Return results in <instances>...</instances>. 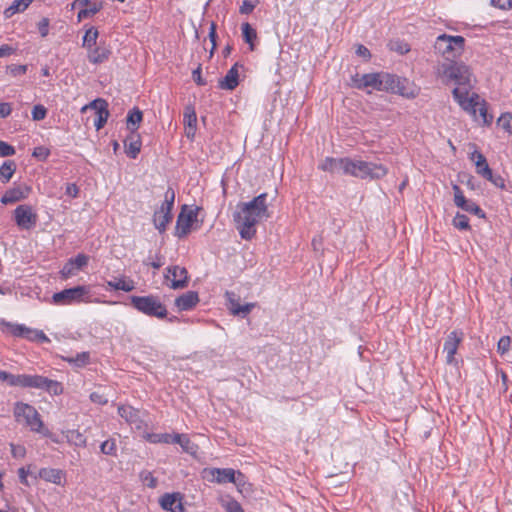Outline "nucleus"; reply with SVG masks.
Here are the masks:
<instances>
[{"instance_id":"obj_1","label":"nucleus","mask_w":512,"mask_h":512,"mask_svg":"<svg viewBox=\"0 0 512 512\" xmlns=\"http://www.w3.org/2000/svg\"><path fill=\"white\" fill-rule=\"evenodd\" d=\"M267 197V193H262L237 205L234 222L242 239L251 240L256 234L257 225L270 217Z\"/></svg>"},{"instance_id":"obj_2","label":"nucleus","mask_w":512,"mask_h":512,"mask_svg":"<svg viewBox=\"0 0 512 512\" xmlns=\"http://www.w3.org/2000/svg\"><path fill=\"white\" fill-rule=\"evenodd\" d=\"M435 74L443 84H453V89L462 92L473 90L477 82L472 68L462 61L441 62L436 66Z\"/></svg>"},{"instance_id":"obj_3","label":"nucleus","mask_w":512,"mask_h":512,"mask_svg":"<svg viewBox=\"0 0 512 512\" xmlns=\"http://www.w3.org/2000/svg\"><path fill=\"white\" fill-rule=\"evenodd\" d=\"M452 97L459 107L469 114L473 121L483 126H490L493 116L488 113V103L473 90L462 92L459 89L452 90Z\"/></svg>"},{"instance_id":"obj_4","label":"nucleus","mask_w":512,"mask_h":512,"mask_svg":"<svg viewBox=\"0 0 512 512\" xmlns=\"http://www.w3.org/2000/svg\"><path fill=\"white\" fill-rule=\"evenodd\" d=\"M388 173V168L380 163L363 161L357 158H344L343 174L360 179H381Z\"/></svg>"},{"instance_id":"obj_5","label":"nucleus","mask_w":512,"mask_h":512,"mask_svg":"<svg viewBox=\"0 0 512 512\" xmlns=\"http://www.w3.org/2000/svg\"><path fill=\"white\" fill-rule=\"evenodd\" d=\"M93 299L90 286L79 285L54 293L50 303L56 306H69L78 303H99Z\"/></svg>"},{"instance_id":"obj_6","label":"nucleus","mask_w":512,"mask_h":512,"mask_svg":"<svg viewBox=\"0 0 512 512\" xmlns=\"http://www.w3.org/2000/svg\"><path fill=\"white\" fill-rule=\"evenodd\" d=\"M13 414L17 423L25 425L33 432L50 436L49 431L44 428L40 414L32 405L24 402H16L13 408Z\"/></svg>"},{"instance_id":"obj_7","label":"nucleus","mask_w":512,"mask_h":512,"mask_svg":"<svg viewBox=\"0 0 512 512\" xmlns=\"http://www.w3.org/2000/svg\"><path fill=\"white\" fill-rule=\"evenodd\" d=\"M465 39L462 36H452L447 34L439 35L434 44V48L438 54L447 60L454 61L460 57L464 51Z\"/></svg>"},{"instance_id":"obj_8","label":"nucleus","mask_w":512,"mask_h":512,"mask_svg":"<svg viewBox=\"0 0 512 512\" xmlns=\"http://www.w3.org/2000/svg\"><path fill=\"white\" fill-rule=\"evenodd\" d=\"M199 207L183 205L176 220L174 235L184 238L192 231L199 228L198 212Z\"/></svg>"},{"instance_id":"obj_9","label":"nucleus","mask_w":512,"mask_h":512,"mask_svg":"<svg viewBox=\"0 0 512 512\" xmlns=\"http://www.w3.org/2000/svg\"><path fill=\"white\" fill-rule=\"evenodd\" d=\"M130 301L136 310L147 316L162 319L167 315L165 305L156 296H132Z\"/></svg>"},{"instance_id":"obj_10","label":"nucleus","mask_w":512,"mask_h":512,"mask_svg":"<svg viewBox=\"0 0 512 512\" xmlns=\"http://www.w3.org/2000/svg\"><path fill=\"white\" fill-rule=\"evenodd\" d=\"M388 75L389 73L356 74L351 78V85L357 89H368V93L372 90L386 92Z\"/></svg>"},{"instance_id":"obj_11","label":"nucleus","mask_w":512,"mask_h":512,"mask_svg":"<svg viewBox=\"0 0 512 512\" xmlns=\"http://www.w3.org/2000/svg\"><path fill=\"white\" fill-rule=\"evenodd\" d=\"M174 200L175 192L172 188H168L164 194V201L154 212L153 224L160 233L166 231L168 224L172 220Z\"/></svg>"},{"instance_id":"obj_12","label":"nucleus","mask_w":512,"mask_h":512,"mask_svg":"<svg viewBox=\"0 0 512 512\" xmlns=\"http://www.w3.org/2000/svg\"><path fill=\"white\" fill-rule=\"evenodd\" d=\"M386 92L398 94L407 99H414L419 95L420 88L407 78L389 74Z\"/></svg>"},{"instance_id":"obj_13","label":"nucleus","mask_w":512,"mask_h":512,"mask_svg":"<svg viewBox=\"0 0 512 512\" xmlns=\"http://www.w3.org/2000/svg\"><path fill=\"white\" fill-rule=\"evenodd\" d=\"M188 272L179 265H171L165 269L164 283L173 290L183 289L188 285Z\"/></svg>"},{"instance_id":"obj_14","label":"nucleus","mask_w":512,"mask_h":512,"mask_svg":"<svg viewBox=\"0 0 512 512\" xmlns=\"http://www.w3.org/2000/svg\"><path fill=\"white\" fill-rule=\"evenodd\" d=\"M16 225L22 230H30L35 227L38 216L30 205L22 204L14 210Z\"/></svg>"},{"instance_id":"obj_15","label":"nucleus","mask_w":512,"mask_h":512,"mask_svg":"<svg viewBox=\"0 0 512 512\" xmlns=\"http://www.w3.org/2000/svg\"><path fill=\"white\" fill-rule=\"evenodd\" d=\"M452 189L454 193V203L458 208L476 215L479 218L485 217L484 211L473 200L467 199L457 184H453Z\"/></svg>"},{"instance_id":"obj_16","label":"nucleus","mask_w":512,"mask_h":512,"mask_svg":"<svg viewBox=\"0 0 512 512\" xmlns=\"http://www.w3.org/2000/svg\"><path fill=\"white\" fill-rule=\"evenodd\" d=\"M107 107V102L104 99L98 98L83 106L81 108V112L85 113L88 110H94L96 116L94 120V126L96 130H100L105 125L109 117V111Z\"/></svg>"},{"instance_id":"obj_17","label":"nucleus","mask_w":512,"mask_h":512,"mask_svg":"<svg viewBox=\"0 0 512 512\" xmlns=\"http://www.w3.org/2000/svg\"><path fill=\"white\" fill-rule=\"evenodd\" d=\"M227 305L230 313L234 316L245 317L247 316L256 306L255 303L241 304L238 296L234 292L227 291L225 293Z\"/></svg>"},{"instance_id":"obj_18","label":"nucleus","mask_w":512,"mask_h":512,"mask_svg":"<svg viewBox=\"0 0 512 512\" xmlns=\"http://www.w3.org/2000/svg\"><path fill=\"white\" fill-rule=\"evenodd\" d=\"M463 333L459 331H452L446 338L444 343V352L446 353V362L448 364H456L455 354L458 350L459 344L462 342Z\"/></svg>"},{"instance_id":"obj_19","label":"nucleus","mask_w":512,"mask_h":512,"mask_svg":"<svg viewBox=\"0 0 512 512\" xmlns=\"http://www.w3.org/2000/svg\"><path fill=\"white\" fill-rule=\"evenodd\" d=\"M105 283L106 291H123L128 293L136 288V282L131 277L124 274L113 277Z\"/></svg>"},{"instance_id":"obj_20","label":"nucleus","mask_w":512,"mask_h":512,"mask_svg":"<svg viewBox=\"0 0 512 512\" xmlns=\"http://www.w3.org/2000/svg\"><path fill=\"white\" fill-rule=\"evenodd\" d=\"M235 470L231 468H210L205 469V478L210 482H216L219 484L231 483L235 481Z\"/></svg>"},{"instance_id":"obj_21","label":"nucleus","mask_w":512,"mask_h":512,"mask_svg":"<svg viewBox=\"0 0 512 512\" xmlns=\"http://www.w3.org/2000/svg\"><path fill=\"white\" fill-rule=\"evenodd\" d=\"M89 258L85 254H78L75 258L69 259L62 267L60 274L63 279H68L77 274L88 264Z\"/></svg>"},{"instance_id":"obj_22","label":"nucleus","mask_w":512,"mask_h":512,"mask_svg":"<svg viewBox=\"0 0 512 512\" xmlns=\"http://www.w3.org/2000/svg\"><path fill=\"white\" fill-rule=\"evenodd\" d=\"M160 506L170 512H184L180 493H166L160 498Z\"/></svg>"},{"instance_id":"obj_23","label":"nucleus","mask_w":512,"mask_h":512,"mask_svg":"<svg viewBox=\"0 0 512 512\" xmlns=\"http://www.w3.org/2000/svg\"><path fill=\"white\" fill-rule=\"evenodd\" d=\"M46 383V377L40 375L21 374L16 375L15 387L41 389Z\"/></svg>"},{"instance_id":"obj_24","label":"nucleus","mask_w":512,"mask_h":512,"mask_svg":"<svg viewBox=\"0 0 512 512\" xmlns=\"http://www.w3.org/2000/svg\"><path fill=\"white\" fill-rule=\"evenodd\" d=\"M31 192V188L28 186L25 187H15L7 190L1 198V203L4 205L18 202L20 200L26 199Z\"/></svg>"},{"instance_id":"obj_25","label":"nucleus","mask_w":512,"mask_h":512,"mask_svg":"<svg viewBox=\"0 0 512 512\" xmlns=\"http://www.w3.org/2000/svg\"><path fill=\"white\" fill-rule=\"evenodd\" d=\"M39 477L46 482H50L56 485L64 486L65 485V473L60 469L55 468H42L39 470Z\"/></svg>"},{"instance_id":"obj_26","label":"nucleus","mask_w":512,"mask_h":512,"mask_svg":"<svg viewBox=\"0 0 512 512\" xmlns=\"http://www.w3.org/2000/svg\"><path fill=\"white\" fill-rule=\"evenodd\" d=\"M240 67L241 66L238 63H236L229 69L225 77L219 82L220 88L226 90H233L237 87V85L239 84Z\"/></svg>"},{"instance_id":"obj_27","label":"nucleus","mask_w":512,"mask_h":512,"mask_svg":"<svg viewBox=\"0 0 512 512\" xmlns=\"http://www.w3.org/2000/svg\"><path fill=\"white\" fill-rule=\"evenodd\" d=\"M199 302V296L195 291H188L175 300L176 307L181 311L192 309Z\"/></svg>"},{"instance_id":"obj_28","label":"nucleus","mask_w":512,"mask_h":512,"mask_svg":"<svg viewBox=\"0 0 512 512\" xmlns=\"http://www.w3.org/2000/svg\"><path fill=\"white\" fill-rule=\"evenodd\" d=\"M471 160L474 161L476 172L484 178H491V169L487 163L486 158L482 153L474 151L471 154Z\"/></svg>"},{"instance_id":"obj_29","label":"nucleus","mask_w":512,"mask_h":512,"mask_svg":"<svg viewBox=\"0 0 512 512\" xmlns=\"http://www.w3.org/2000/svg\"><path fill=\"white\" fill-rule=\"evenodd\" d=\"M111 50L105 46L93 47L88 50V60L93 64H100L108 60Z\"/></svg>"},{"instance_id":"obj_30","label":"nucleus","mask_w":512,"mask_h":512,"mask_svg":"<svg viewBox=\"0 0 512 512\" xmlns=\"http://www.w3.org/2000/svg\"><path fill=\"white\" fill-rule=\"evenodd\" d=\"M118 414L129 424H135L139 426L140 416L139 411L130 405H120L118 407Z\"/></svg>"},{"instance_id":"obj_31","label":"nucleus","mask_w":512,"mask_h":512,"mask_svg":"<svg viewBox=\"0 0 512 512\" xmlns=\"http://www.w3.org/2000/svg\"><path fill=\"white\" fill-rule=\"evenodd\" d=\"M172 443L179 444L182 450L188 454L196 455L198 452V446L194 444L187 435L174 434Z\"/></svg>"},{"instance_id":"obj_32","label":"nucleus","mask_w":512,"mask_h":512,"mask_svg":"<svg viewBox=\"0 0 512 512\" xmlns=\"http://www.w3.org/2000/svg\"><path fill=\"white\" fill-rule=\"evenodd\" d=\"M343 166H344V158H329L328 157L320 163L319 168L323 171L343 174Z\"/></svg>"},{"instance_id":"obj_33","label":"nucleus","mask_w":512,"mask_h":512,"mask_svg":"<svg viewBox=\"0 0 512 512\" xmlns=\"http://www.w3.org/2000/svg\"><path fill=\"white\" fill-rule=\"evenodd\" d=\"M2 329L4 332L9 333L15 337H22L25 339V335L28 327L24 324H17L11 322H1Z\"/></svg>"},{"instance_id":"obj_34","label":"nucleus","mask_w":512,"mask_h":512,"mask_svg":"<svg viewBox=\"0 0 512 512\" xmlns=\"http://www.w3.org/2000/svg\"><path fill=\"white\" fill-rule=\"evenodd\" d=\"M33 0H15L13 3L4 10L5 18H11L13 15L26 10Z\"/></svg>"},{"instance_id":"obj_35","label":"nucleus","mask_w":512,"mask_h":512,"mask_svg":"<svg viewBox=\"0 0 512 512\" xmlns=\"http://www.w3.org/2000/svg\"><path fill=\"white\" fill-rule=\"evenodd\" d=\"M241 31L244 41L249 45L250 50L253 51L257 39L256 30L249 23H243L241 25Z\"/></svg>"},{"instance_id":"obj_36","label":"nucleus","mask_w":512,"mask_h":512,"mask_svg":"<svg viewBox=\"0 0 512 512\" xmlns=\"http://www.w3.org/2000/svg\"><path fill=\"white\" fill-rule=\"evenodd\" d=\"M143 118L142 112L138 108H134L128 113L127 127L132 133L136 131Z\"/></svg>"},{"instance_id":"obj_37","label":"nucleus","mask_w":512,"mask_h":512,"mask_svg":"<svg viewBox=\"0 0 512 512\" xmlns=\"http://www.w3.org/2000/svg\"><path fill=\"white\" fill-rule=\"evenodd\" d=\"M16 170V164L14 161H5L0 167V178L3 183L10 181Z\"/></svg>"},{"instance_id":"obj_38","label":"nucleus","mask_w":512,"mask_h":512,"mask_svg":"<svg viewBox=\"0 0 512 512\" xmlns=\"http://www.w3.org/2000/svg\"><path fill=\"white\" fill-rule=\"evenodd\" d=\"M25 339L31 342L49 343L50 339L42 330L28 327Z\"/></svg>"},{"instance_id":"obj_39","label":"nucleus","mask_w":512,"mask_h":512,"mask_svg":"<svg viewBox=\"0 0 512 512\" xmlns=\"http://www.w3.org/2000/svg\"><path fill=\"white\" fill-rule=\"evenodd\" d=\"M66 439L70 444H73L77 447H85L87 442L85 436L78 430L67 431Z\"/></svg>"},{"instance_id":"obj_40","label":"nucleus","mask_w":512,"mask_h":512,"mask_svg":"<svg viewBox=\"0 0 512 512\" xmlns=\"http://www.w3.org/2000/svg\"><path fill=\"white\" fill-rule=\"evenodd\" d=\"M497 125L509 136L512 137V113H502L497 119Z\"/></svg>"},{"instance_id":"obj_41","label":"nucleus","mask_w":512,"mask_h":512,"mask_svg":"<svg viewBox=\"0 0 512 512\" xmlns=\"http://www.w3.org/2000/svg\"><path fill=\"white\" fill-rule=\"evenodd\" d=\"M141 149V140L138 135L131 137L129 144L126 146V153L130 158L135 159Z\"/></svg>"},{"instance_id":"obj_42","label":"nucleus","mask_w":512,"mask_h":512,"mask_svg":"<svg viewBox=\"0 0 512 512\" xmlns=\"http://www.w3.org/2000/svg\"><path fill=\"white\" fill-rule=\"evenodd\" d=\"M98 39V30L94 27H91L86 30L83 37V47L87 48V50L93 48Z\"/></svg>"},{"instance_id":"obj_43","label":"nucleus","mask_w":512,"mask_h":512,"mask_svg":"<svg viewBox=\"0 0 512 512\" xmlns=\"http://www.w3.org/2000/svg\"><path fill=\"white\" fill-rule=\"evenodd\" d=\"M220 503L226 512H244L240 503L228 496L221 498Z\"/></svg>"},{"instance_id":"obj_44","label":"nucleus","mask_w":512,"mask_h":512,"mask_svg":"<svg viewBox=\"0 0 512 512\" xmlns=\"http://www.w3.org/2000/svg\"><path fill=\"white\" fill-rule=\"evenodd\" d=\"M145 439L150 443H172L173 435L168 433H147Z\"/></svg>"},{"instance_id":"obj_45","label":"nucleus","mask_w":512,"mask_h":512,"mask_svg":"<svg viewBox=\"0 0 512 512\" xmlns=\"http://www.w3.org/2000/svg\"><path fill=\"white\" fill-rule=\"evenodd\" d=\"M452 224L456 229L459 230H470L469 219L466 215L461 213H456L452 220Z\"/></svg>"},{"instance_id":"obj_46","label":"nucleus","mask_w":512,"mask_h":512,"mask_svg":"<svg viewBox=\"0 0 512 512\" xmlns=\"http://www.w3.org/2000/svg\"><path fill=\"white\" fill-rule=\"evenodd\" d=\"M183 123H184V126L197 125L196 112L192 106L185 107L184 114H183Z\"/></svg>"},{"instance_id":"obj_47","label":"nucleus","mask_w":512,"mask_h":512,"mask_svg":"<svg viewBox=\"0 0 512 512\" xmlns=\"http://www.w3.org/2000/svg\"><path fill=\"white\" fill-rule=\"evenodd\" d=\"M100 450L105 455H116L117 446L114 439H107L100 445Z\"/></svg>"},{"instance_id":"obj_48","label":"nucleus","mask_w":512,"mask_h":512,"mask_svg":"<svg viewBox=\"0 0 512 512\" xmlns=\"http://www.w3.org/2000/svg\"><path fill=\"white\" fill-rule=\"evenodd\" d=\"M258 3L259 0H244L239 8V12L248 15L253 12Z\"/></svg>"},{"instance_id":"obj_49","label":"nucleus","mask_w":512,"mask_h":512,"mask_svg":"<svg viewBox=\"0 0 512 512\" xmlns=\"http://www.w3.org/2000/svg\"><path fill=\"white\" fill-rule=\"evenodd\" d=\"M46 382L47 383L43 385L41 389L47 390L48 392H51L55 395L62 392V387L58 382L50 380L48 378H46Z\"/></svg>"},{"instance_id":"obj_50","label":"nucleus","mask_w":512,"mask_h":512,"mask_svg":"<svg viewBox=\"0 0 512 512\" xmlns=\"http://www.w3.org/2000/svg\"><path fill=\"white\" fill-rule=\"evenodd\" d=\"M31 114L33 120L40 121L46 117L47 110L43 105H35Z\"/></svg>"},{"instance_id":"obj_51","label":"nucleus","mask_w":512,"mask_h":512,"mask_svg":"<svg viewBox=\"0 0 512 512\" xmlns=\"http://www.w3.org/2000/svg\"><path fill=\"white\" fill-rule=\"evenodd\" d=\"M511 345V339L509 336H503L499 339L497 349L498 352L504 354L509 351Z\"/></svg>"},{"instance_id":"obj_52","label":"nucleus","mask_w":512,"mask_h":512,"mask_svg":"<svg viewBox=\"0 0 512 512\" xmlns=\"http://www.w3.org/2000/svg\"><path fill=\"white\" fill-rule=\"evenodd\" d=\"M141 479L143 483L149 488H155L157 486V479L152 475L151 472L141 473Z\"/></svg>"},{"instance_id":"obj_53","label":"nucleus","mask_w":512,"mask_h":512,"mask_svg":"<svg viewBox=\"0 0 512 512\" xmlns=\"http://www.w3.org/2000/svg\"><path fill=\"white\" fill-rule=\"evenodd\" d=\"M15 154V148L5 141L0 140V156L8 157Z\"/></svg>"},{"instance_id":"obj_54","label":"nucleus","mask_w":512,"mask_h":512,"mask_svg":"<svg viewBox=\"0 0 512 512\" xmlns=\"http://www.w3.org/2000/svg\"><path fill=\"white\" fill-rule=\"evenodd\" d=\"M32 155L40 160H45L50 155V151L44 146H38L34 148Z\"/></svg>"},{"instance_id":"obj_55","label":"nucleus","mask_w":512,"mask_h":512,"mask_svg":"<svg viewBox=\"0 0 512 512\" xmlns=\"http://www.w3.org/2000/svg\"><path fill=\"white\" fill-rule=\"evenodd\" d=\"M66 360L70 363H75L78 366H82V365H85L86 363H88L89 354L83 352V353L78 354L76 356V358H67Z\"/></svg>"},{"instance_id":"obj_56","label":"nucleus","mask_w":512,"mask_h":512,"mask_svg":"<svg viewBox=\"0 0 512 512\" xmlns=\"http://www.w3.org/2000/svg\"><path fill=\"white\" fill-rule=\"evenodd\" d=\"M27 69H28L27 65H10V66H8L9 73L14 77L25 74L27 72Z\"/></svg>"},{"instance_id":"obj_57","label":"nucleus","mask_w":512,"mask_h":512,"mask_svg":"<svg viewBox=\"0 0 512 512\" xmlns=\"http://www.w3.org/2000/svg\"><path fill=\"white\" fill-rule=\"evenodd\" d=\"M391 49L397 51L400 54H406L410 51V47L405 42H393L391 43Z\"/></svg>"},{"instance_id":"obj_58","label":"nucleus","mask_w":512,"mask_h":512,"mask_svg":"<svg viewBox=\"0 0 512 512\" xmlns=\"http://www.w3.org/2000/svg\"><path fill=\"white\" fill-rule=\"evenodd\" d=\"M235 479L236 480L232 481L231 483H234L236 485L238 491L242 493L244 491V486L246 484L245 477L241 472L236 471Z\"/></svg>"},{"instance_id":"obj_59","label":"nucleus","mask_w":512,"mask_h":512,"mask_svg":"<svg viewBox=\"0 0 512 512\" xmlns=\"http://www.w3.org/2000/svg\"><path fill=\"white\" fill-rule=\"evenodd\" d=\"M0 381L7 382L10 386L15 387L16 375L0 370Z\"/></svg>"},{"instance_id":"obj_60","label":"nucleus","mask_w":512,"mask_h":512,"mask_svg":"<svg viewBox=\"0 0 512 512\" xmlns=\"http://www.w3.org/2000/svg\"><path fill=\"white\" fill-rule=\"evenodd\" d=\"M491 5L502 10H509L512 2L511 0H491Z\"/></svg>"},{"instance_id":"obj_61","label":"nucleus","mask_w":512,"mask_h":512,"mask_svg":"<svg viewBox=\"0 0 512 512\" xmlns=\"http://www.w3.org/2000/svg\"><path fill=\"white\" fill-rule=\"evenodd\" d=\"M90 400L93 402V403H96V404H99V405H104L108 402V399L101 393L99 392H93L90 394Z\"/></svg>"},{"instance_id":"obj_62","label":"nucleus","mask_w":512,"mask_h":512,"mask_svg":"<svg viewBox=\"0 0 512 512\" xmlns=\"http://www.w3.org/2000/svg\"><path fill=\"white\" fill-rule=\"evenodd\" d=\"M11 453L15 458H23L25 456L26 450L24 446L12 444Z\"/></svg>"},{"instance_id":"obj_63","label":"nucleus","mask_w":512,"mask_h":512,"mask_svg":"<svg viewBox=\"0 0 512 512\" xmlns=\"http://www.w3.org/2000/svg\"><path fill=\"white\" fill-rule=\"evenodd\" d=\"M38 30L41 36L45 37L49 32V20L47 18H43L38 23Z\"/></svg>"},{"instance_id":"obj_64","label":"nucleus","mask_w":512,"mask_h":512,"mask_svg":"<svg viewBox=\"0 0 512 512\" xmlns=\"http://www.w3.org/2000/svg\"><path fill=\"white\" fill-rule=\"evenodd\" d=\"M12 112L11 105L7 102L0 103V118L8 117Z\"/></svg>"}]
</instances>
